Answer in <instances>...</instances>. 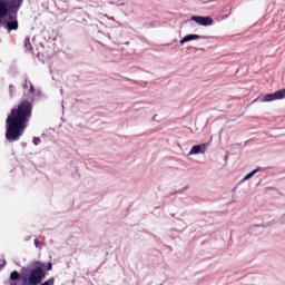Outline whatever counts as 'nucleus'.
Returning a JSON list of instances; mask_svg holds the SVG:
<instances>
[{
	"label": "nucleus",
	"mask_w": 285,
	"mask_h": 285,
	"mask_svg": "<svg viewBox=\"0 0 285 285\" xmlns=\"http://www.w3.org/2000/svg\"><path fill=\"white\" fill-rule=\"evenodd\" d=\"M30 92H35V86H32L31 82H29Z\"/></svg>",
	"instance_id": "nucleus-13"
},
{
	"label": "nucleus",
	"mask_w": 285,
	"mask_h": 285,
	"mask_svg": "<svg viewBox=\"0 0 285 285\" xmlns=\"http://www.w3.org/2000/svg\"><path fill=\"white\" fill-rule=\"evenodd\" d=\"M199 153H206V144L194 146L190 149L189 155H199Z\"/></svg>",
	"instance_id": "nucleus-6"
},
{
	"label": "nucleus",
	"mask_w": 285,
	"mask_h": 285,
	"mask_svg": "<svg viewBox=\"0 0 285 285\" xmlns=\"http://www.w3.org/2000/svg\"><path fill=\"white\" fill-rule=\"evenodd\" d=\"M41 285H55V277H50L46 282H43Z\"/></svg>",
	"instance_id": "nucleus-12"
},
{
	"label": "nucleus",
	"mask_w": 285,
	"mask_h": 285,
	"mask_svg": "<svg viewBox=\"0 0 285 285\" xmlns=\"http://www.w3.org/2000/svg\"><path fill=\"white\" fill-rule=\"evenodd\" d=\"M191 21H195L199 26H213V18L204 16H193Z\"/></svg>",
	"instance_id": "nucleus-5"
},
{
	"label": "nucleus",
	"mask_w": 285,
	"mask_h": 285,
	"mask_svg": "<svg viewBox=\"0 0 285 285\" xmlns=\"http://www.w3.org/2000/svg\"><path fill=\"white\" fill-rule=\"evenodd\" d=\"M197 39H202L199 35H187L180 40V45L188 43V41H196Z\"/></svg>",
	"instance_id": "nucleus-7"
},
{
	"label": "nucleus",
	"mask_w": 285,
	"mask_h": 285,
	"mask_svg": "<svg viewBox=\"0 0 285 285\" xmlns=\"http://www.w3.org/2000/svg\"><path fill=\"white\" fill-rule=\"evenodd\" d=\"M20 279L22 285H39L46 279V271L42 267H36L29 274H22Z\"/></svg>",
	"instance_id": "nucleus-3"
},
{
	"label": "nucleus",
	"mask_w": 285,
	"mask_h": 285,
	"mask_svg": "<svg viewBox=\"0 0 285 285\" xmlns=\"http://www.w3.org/2000/svg\"><path fill=\"white\" fill-rule=\"evenodd\" d=\"M282 99H285V89L275 91L274 94H267V95L263 96L262 102L266 104L268 101H278Z\"/></svg>",
	"instance_id": "nucleus-4"
},
{
	"label": "nucleus",
	"mask_w": 285,
	"mask_h": 285,
	"mask_svg": "<svg viewBox=\"0 0 285 285\" xmlns=\"http://www.w3.org/2000/svg\"><path fill=\"white\" fill-rule=\"evenodd\" d=\"M255 101H257V99H254V100H253V104H255Z\"/></svg>",
	"instance_id": "nucleus-17"
},
{
	"label": "nucleus",
	"mask_w": 285,
	"mask_h": 285,
	"mask_svg": "<svg viewBox=\"0 0 285 285\" xmlns=\"http://www.w3.org/2000/svg\"><path fill=\"white\" fill-rule=\"evenodd\" d=\"M52 268V263H48L47 271H50Z\"/></svg>",
	"instance_id": "nucleus-15"
},
{
	"label": "nucleus",
	"mask_w": 285,
	"mask_h": 285,
	"mask_svg": "<svg viewBox=\"0 0 285 285\" xmlns=\"http://www.w3.org/2000/svg\"><path fill=\"white\" fill-rule=\"evenodd\" d=\"M39 244H41V243L39 242V239H35V246H36V248H39Z\"/></svg>",
	"instance_id": "nucleus-14"
},
{
	"label": "nucleus",
	"mask_w": 285,
	"mask_h": 285,
	"mask_svg": "<svg viewBox=\"0 0 285 285\" xmlns=\"http://www.w3.org/2000/svg\"><path fill=\"white\" fill-rule=\"evenodd\" d=\"M32 117V102L21 101L17 107L11 109L6 119V139L7 141H19L23 132L28 129V122Z\"/></svg>",
	"instance_id": "nucleus-1"
},
{
	"label": "nucleus",
	"mask_w": 285,
	"mask_h": 285,
	"mask_svg": "<svg viewBox=\"0 0 285 285\" xmlns=\"http://www.w3.org/2000/svg\"><path fill=\"white\" fill-rule=\"evenodd\" d=\"M257 173H259V168L252 170L249 174H247L244 177V181H248V179H250L254 175H257Z\"/></svg>",
	"instance_id": "nucleus-9"
},
{
	"label": "nucleus",
	"mask_w": 285,
	"mask_h": 285,
	"mask_svg": "<svg viewBox=\"0 0 285 285\" xmlns=\"http://www.w3.org/2000/svg\"><path fill=\"white\" fill-rule=\"evenodd\" d=\"M19 10V8L13 7L12 2L11 4L8 3L6 0H0V26L3 24V19L7 17V28L8 30H18L19 29V20H17V12L9 13L10 10Z\"/></svg>",
	"instance_id": "nucleus-2"
},
{
	"label": "nucleus",
	"mask_w": 285,
	"mask_h": 285,
	"mask_svg": "<svg viewBox=\"0 0 285 285\" xmlns=\"http://www.w3.org/2000/svg\"><path fill=\"white\" fill-rule=\"evenodd\" d=\"M19 277H21V274H19V272H17V271L11 272L10 279H12L14 282V281L19 279Z\"/></svg>",
	"instance_id": "nucleus-10"
},
{
	"label": "nucleus",
	"mask_w": 285,
	"mask_h": 285,
	"mask_svg": "<svg viewBox=\"0 0 285 285\" xmlns=\"http://www.w3.org/2000/svg\"><path fill=\"white\" fill-rule=\"evenodd\" d=\"M24 48L28 50V52H32V43H30V37L24 39Z\"/></svg>",
	"instance_id": "nucleus-8"
},
{
	"label": "nucleus",
	"mask_w": 285,
	"mask_h": 285,
	"mask_svg": "<svg viewBox=\"0 0 285 285\" xmlns=\"http://www.w3.org/2000/svg\"><path fill=\"white\" fill-rule=\"evenodd\" d=\"M29 86H30V82H26V83L23 85V88H29Z\"/></svg>",
	"instance_id": "nucleus-16"
},
{
	"label": "nucleus",
	"mask_w": 285,
	"mask_h": 285,
	"mask_svg": "<svg viewBox=\"0 0 285 285\" xmlns=\"http://www.w3.org/2000/svg\"><path fill=\"white\" fill-rule=\"evenodd\" d=\"M21 3H23V0H12L13 8H21Z\"/></svg>",
	"instance_id": "nucleus-11"
}]
</instances>
